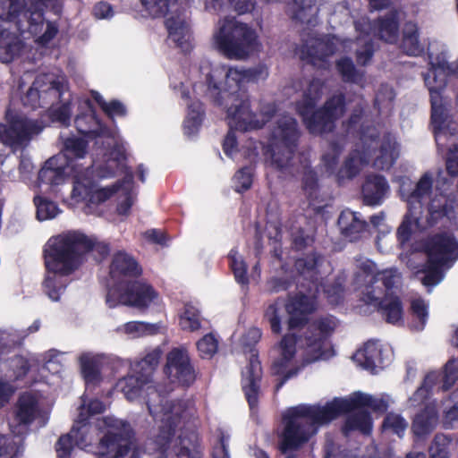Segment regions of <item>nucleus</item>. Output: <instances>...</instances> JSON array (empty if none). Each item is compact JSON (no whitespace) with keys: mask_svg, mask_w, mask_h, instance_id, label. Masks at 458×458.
Masks as SVG:
<instances>
[{"mask_svg":"<svg viewBox=\"0 0 458 458\" xmlns=\"http://www.w3.org/2000/svg\"><path fill=\"white\" fill-rule=\"evenodd\" d=\"M411 327L415 331H421L428 319V305L420 299H414L411 304Z\"/></svg>","mask_w":458,"mask_h":458,"instance_id":"nucleus-36","label":"nucleus"},{"mask_svg":"<svg viewBox=\"0 0 458 458\" xmlns=\"http://www.w3.org/2000/svg\"><path fill=\"white\" fill-rule=\"evenodd\" d=\"M165 372L173 384L188 386L195 379L194 370L184 349H174L168 353Z\"/></svg>","mask_w":458,"mask_h":458,"instance_id":"nucleus-20","label":"nucleus"},{"mask_svg":"<svg viewBox=\"0 0 458 458\" xmlns=\"http://www.w3.org/2000/svg\"><path fill=\"white\" fill-rule=\"evenodd\" d=\"M301 99L296 104V109L302 117L307 128L312 133L331 131L335 119L344 110L342 96H334L325 106L315 110L317 102L323 95V83L319 80L305 81L301 89Z\"/></svg>","mask_w":458,"mask_h":458,"instance_id":"nucleus-10","label":"nucleus"},{"mask_svg":"<svg viewBox=\"0 0 458 458\" xmlns=\"http://www.w3.org/2000/svg\"><path fill=\"white\" fill-rule=\"evenodd\" d=\"M7 121L10 127L0 124V141L4 145L14 146L21 143L32 134H37L43 129V125L32 120H27L25 117L14 114L8 110L6 113Z\"/></svg>","mask_w":458,"mask_h":458,"instance_id":"nucleus-19","label":"nucleus"},{"mask_svg":"<svg viewBox=\"0 0 458 458\" xmlns=\"http://www.w3.org/2000/svg\"><path fill=\"white\" fill-rule=\"evenodd\" d=\"M337 327V321L330 317L318 321L317 330L320 335L297 336L289 333L283 336L276 351L277 356L273 363V370L283 377L277 389L285 380L293 377L307 363L318 360H327L335 355L334 348L327 339Z\"/></svg>","mask_w":458,"mask_h":458,"instance_id":"nucleus-7","label":"nucleus"},{"mask_svg":"<svg viewBox=\"0 0 458 458\" xmlns=\"http://www.w3.org/2000/svg\"><path fill=\"white\" fill-rule=\"evenodd\" d=\"M299 137L300 131L294 118L283 115L276 119L271 131L266 162L284 176L293 174Z\"/></svg>","mask_w":458,"mask_h":458,"instance_id":"nucleus-12","label":"nucleus"},{"mask_svg":"<svg viewBox=\"0 0 458 458\" xmlns=\"http://www.w3.org/2000/svg\"><path fill=\"white\" fill-rule=\"evenodd\" d=\"M65 90V79L63 75L42 73L37 76L22 101L25 106L32 108L47 107L59 100H64Z\"/></svg>","mask_w":458,"mask_h":458,"instance_id":"nucleus-17","label":"nucleus"},{"mask_svg":"<svg viewBox=\"0 0 458 458\" xmlns=\"http://www.w3.org/2000/svg\"><path fill=\"white\" fill-rule=\"evenodd\" d=\"M450 439L445 435H437L429 447L430 458H449Z\"/></svg>","mask_w":458,"mask_h":458,"instance_id":"nucleus-47","label":"nucleus"},{"mask_svg":"<svg viewBox=\"0 0 458 458\" xmlns=\"http://www.w3.org/2000/svg\"><path fill=\"white\" fill-rule=\"evenodd\" d=\"M355 29L360 34L354 43L358 47L356 48L357 60L360 64H366L373 53L369 35L371 24L366 18H362L355 22ZM352 44L350 40H342L337 37L328 36L317 39L314 43L310 44L309 46V55L311 62L317 65L318 61H323L327 56L336 51H346Z\"/></svg>","mask_w":458,"mask_h":458,"instance_id":"nucleus-14","label":"nucleus"},{"mask_svg":"<svg viewBox=\"0 0 458 458\" xmlns=\"http://www.w3.org/2000/svg\"><path fill=\"white\" fill-rule=\"evenodd\" d=\"M316 174L312 170H307L305 171L304 177H303V184L304 189L306 191L312 190L316 185Z\"/></svg>","mask_w":458,"mask_h":458,"instance_id":"nucleus-63","label":"nucleus"},{"mask_svg":"<svg viewBox=\"0 0 458 458\" xmlns=\"http://www.w3.org/2000/svg\"><path fill=\"white\" fill-rule=\"evenodd\" d=\"M88 114L77 116V129L83 134L96 137L98 146L94 168L99 178L121 176L122 180L111 186H98L91 176L89 167L84 168L80 160L87 154L86 141L81 138H68L62 153L49 158L38 172V186L46 185V191L58 193L69 177L72 180L71 200L74 204H100L112 196L117 199L116 211L127 216L136 200L132 173L126 165L127 154L123 140L115 130L103 127L93 114L89 100L83 101Z\"/></svg>","mask_w":458,"mask_h":458,"instance_id":"nucleus-1","label":"nucleus"},{"mask_svg":"<svg viewBox=\"0 0 458 458\" xmlns=\"http://www.w3.org/2000/svg\"><path fill=\"white\" fill-rule=\"evenodd\" d=\"M203 109L199 101H194L188 106L187 116L183 123V131L187 136L195 135L203 121Z\"/></svg>","mask_w":458,"mask_h":458,"instance_id":"nucleus-35","label":"nucleus"},{"mask_svg":"<svg viewBox=\"0 0 458 458\" xmlns=\"http://www.w3.org/2000/svg\"><path fill=\"white\" fill-rule=\"evenodd\" d=\"M81 376L86 386H96L103 380L101 370L107 362V358L102 353L83 352L79 356Z\"/></svg>","mask_w":458,"mask_h":458,"instance_id":"nucleus-22","label":"nucleus"},{"mask_svg":"<svg viewBox=\"0 0 458 458\" xmlns=\"http://www.w3.org/2000/svg\"><path fill=\"white\" fill-rule=\"evenodd\" d=\"M428 263L420 277L422 284L434 286L443 279V267H449L458 258V242L450 233H439L430 238L425 245Z\"/></svg>","mask_w":458,"mask_h":458,"instance_id":"nucleus-15","label":"nucleus"},{"mask_svg":"<svg viewBox=\"0 0 458 458\" xmlns=\"http://www.w3.org/2000/svg\"><path fill=\"white\" fill-rule=\"evenodd\" d=\"M261 377V366L256 354L250 355L249 364L242 371V387L251 407L257 403L259 382Z\"/></svg>","mask_w":458,"mask_h":458,"instance_id":"nucleus-24","label":"nucleus"},{"mask_svg":"<svg viewBox=\"0 0 458 458\" xmlns=\"http://www.w3.org/2000/svg\"><path fill=\"white\" fill-rule=\"evenodd\" d=\"M323 291L327 295L329 301L333 304H336L341 297L342 288L340 285L334 286L332 289H325Z\"/></svg>","mask_w":458,"mask_h":458,"instance_id":"nucleus-62","label":"nucleus"},{"mask_svg":"<svg viewBox=\"0 0 458 458\" xmlns=\"http://www.w3.org/2000/svg\"><path fill=\"white\" fill-rule=\"evenodd\" d=\"M402 49L410 55H419L423 52L424 45L419 38V30L416 23L409 21L405 24Z\"/></svg>","mask_w":458,"mask_h":458,"instance_id":"nucleus-33","label":"nucleus"},{"mask_svg":"<svg viewBox=\"0 0 458 458\" xmlns=\"http://www.w3.org/2000/svg\"><path fill=\"white\" fill-rule=\"evenodd\" d=\"M11 366L14 370L16 377L18 378L24 376L27 373L29 368L30 367V364L29 363V360H27L26 359L17 357L12 360Z\"/></svg>","mask_w":458,"mask_h":458,"instance_id":"nucleus-58","label":"nucleus"},{"mask_svg":"<svg viewBox=\"0 0 458 458\" xmlns=\"http://www.w3.org/2000/svg\"><path fill=\"white\" fill-rule=\"evenodd\" d=\"M221 5H230L237 13H245L252 10L253 4L251 0H222Z\"/></svg>","mask_w":458,"mask_h":458,"instance_id":"nucleus-57","label":"nucleus"},{"mask_svg":"<svg viewBox=\"0 0 458 458\" xmlns=\"http://www.w3.org/2000/svg\"><path fill=\"white\" fill-rule=\"evenodd\" d=\"M89 247L87 238L76 232L62 233L48 240L45 248L47 274L43 286L49 299L54 301L60 300L67 284L65 277L79 269Z\"/></svg>","mask_w":458,"mask_h":458,"instance_id":"nucleus-8","label":"nucleus"},{"mask_svg":"<svg viewBox=\"0 0 458 458\" xmlns=\"http://www.w3.org/2000/svg\"><path fill=\"white\" fill-rule=\"evenodd\" d=\"M157 301L158 295L154 289L140 281L133 282L125 290L113 288L106 296V303L110 308L123 304L138 309H146L151 304L157 303Z\"/></svg>","mask_w":458,"mask_h":458,"instance_id":"nucleus-18","label":"nucleus"},{"mask_svg":"<svg viewBox=\"0 0 458 458\" xmlns=\"http://www.w3.org/2000/svg\"><path fill=\"white\" fill-rule=\"evenodd\" d=\"M141 272L140 267L132 257L125 252L119 251L114 258L110 267V275L113 278L120 276H136Z\"/></svg>","mask_w":458,"mask_h":458,"instance_id":"nucleus-31","label":"nucleus"},{"mask_svg":"<svg viewBox=\"0 0 458 458\" xmlns=\"http://www.w3.org/2000/svg\"><path fill=\"white\" fill-rule=\"evenodd\" d=\"M197 348L202 358L210 359L217 352L218 341L213 334H208L198 341Z\"/></svg>","mask_w":458,"mask_h":458,"instance_id":"nucleus-44","label":"nucleus"},{"mask_svg":"<svg viewBox=\"0 0 458 458\" xmlns=\"http://www.w3.org/2000/svg\"><path fill=\"white\" fill-rule=\"evenodd\" d=\"M98 440L94 452L99 458L140 457L130 425L113 417L98 419L94 423L76 419L71 432L59 438L56 452L60 458H66L73 444L87 449Z\"/></svg>","mask_w":458,"mask_h":458,"instance_id":"nucleus-5","label":"nucleus"},{"mask_svg":"<svg viewBox=\"0 0 458 458\" xmlns=\"http://www.w3.org/2000/svg\"><path fill=\"white\" fill-rule=\"evenodd\" d=\"M213 46L225 56L243 59L259 47L256 31L234 18H225L218 22L213 34Z\"/></svg>","mask_w":458,"mask_h":458,"instance_id":"nucleus-13","label":"nucleus"},{"mask_svg":"<svg viewBox=\"0 0 458 458\" xmlns=\"http://www.w3.org/2000/svg\"><path fill=\"white\" fill-rule=\"evenodd\" d=\"M142 4L153 17L164 16L178 10L175 0H142Z\"/></svg>","mask_w":458,"mask_h":458,"instance_id":"nucleus-37","label":"nucleus"},{"mask_svg":"<svg viewBox=\"0 0 458 458\" xmlns=\"http://www.w3.org/2000/svg\"><path fill=\"white\" fill-rule=\"evenodd\" d=\"M13 392V389L9 385L0 381V407L7 402Z\"/></svg>","mask_w":458,"mask_h":458,"instance_id":"nucleus-64","label":"nucleus"},{"mask_svg":"<svg viewBox=\"0 0 458 458\" xmlns=\"http://www.w3.org/2000/svg\"><path fill=\"white\" fill-rule=\"evenodd\" d=\"M450 402L451 405L445 408L444 415V424L447 428L458 422V388L452 394Z\"/></svg>","mask_w":458,"mask_h":458,"instance_id":"nucleus-50","label":"nucleus"},{"mask_svg":"<svg viewBox=\"0 0 458 458\" xmlns=\"http://www.w3.org/2000/svg\"><path fill=\"white\" fill-rule=\"evenodd\" d=\"M92 98L96 100V102L101 106L103 111L109 116H120L125 114V108L122 103L113 100L110 102H106L102 96L96 92L92 91Z\"/></svg>","mask_w":458,"mask_h":458,"instance_id":"nucleus-45","label":"nucleus"},{"mask_svg":"<svg viewBox=\"0 0 458 458\" xmlns=\"http://www.w3.org/2000/svg\"><path fill=\"white\" fill-rule=\"evenodd\" d=\"M105 409L106 405L98 399H92L89 402L83 400L78 409L77 419L81 420V421H88L91 416L103 412Z\"/></svg>","mask_w":458,"mask_h":458,"instance_id":"nucleus-42","label":"nucleus"},{"mask_svg":"<svg viewBox=\"0 0 458 458\" xmlns=\"http://www.w3.org/2000/svg\"><path fill=\"white\" fill-rule=\"evenodd\" d=\"M164 330L165 326L160 322L150 324L142 321H130L118 326L114 329L117 335L131 339L156 335Z\"/></svg>","mask_w":458,"mask_h":458,"instance_id":"nucleus-26","label":"nucleus"},{"mask_svg":"<svg viewBox=\"0 0 458 458\" xmlns=\"http://www.w3.org/2000/svg\"><path fill=\"white\" fill-rule=\"evenodd\" d=\"M231 268L234 277L239 284H247L249 280L247 276V265L242 254L236 249L231 250L228 254Z\"/></svg>","mask_w":458,"mask_h":458,"instance_id":"nucleus-38","label":"nucleus"},{"mask_svg":"<svg viewBox=\"0 0 458 458\" xmlns=\"http://www.w3.org/2000/svg\"><path fill=\"white\" fill-rule=\"evenodd\" d=\"M373 154V166L378 169L390 168L399 157L400 149L395 137L386 134L380 140L374 139V133L364 135L362 138V149L354 151L345 161L344 166L338 171L337 179L344 180L355 176L369 163Z\"/></svg>","mask_w":458,"mask_h":458,"instance_id":"nucleus-11","label":"nucleus"},{"mask_svg":"<svg viewBox=\"0 0 458 458\" xmlns=\"http://www.w3.org/2000/svg\"><path fill=\"white\" fill-rule=\"evenodd\" d=\"M252 184V171L250 167L240 169L233 176V187L241 192L250 188Z\"/></svg>","mask_w":458,"mask_h":458,"instance_id":"nucleus-48","label":"nucleus"},{"mask_svg":"<svg viewBox=\"0 0 458 458\" xmlns=\"http://www.w3.org/2000/svg\"><path fill=\"white\" fill-rule=\"evenodd\" d=\"M339 153L340 148L336 146H332L324 154L320 165L321 173L324 175L330 176L335 174Z\"/></svg>","mask_w":458,"mask_h":458,"instance_id":"nucleus-46","label":"nucleus"},{"mask_svg":"<svg viewBox=\"0 0 458 458\" xmlns=\"http://www.w3.org/2000/svg\"><path fill=\"white\" fill-rule=\"evenodd\" d=\"M228 438V436L221 434V436L219 437L218 443L213 447V458H229V454L227 450Z\"/></svg>","mask_w":458,"mask_h":458,"instance_id":"nucleus-56","label":"nucleus"},{"mask_svg":"<svg viewBox=\"0 0 458 458\" xmlns=\"http://www.w3.org/2000/svg\"><path fill=\"white\" fill-rule=\"evenodd\" d=\"M336 67L344 81L357 83L361 81L362 74L356 71L351 59H340L336 64Z\"/></svg>","mask_w":458,"mask_h":458,"instance_id":"nucleus-43","label":"nucleus"},{"mask_svg":"<svg viewBox=\"0 0 458 458\" xmlns=\"http://www.w3.org/2000/svg\"><path fill=\"white\" fill-rule=\"evenodd\" d=\"M408 428V422L399 414L390 413L383 423L385 433H394L402 437Z\"/></svg>","mask_w":458,"mask_h":458,"instance_id":"nucleus-40","label":"nucleus"},{"mask_svg":"<svg viewBox=\"0 0 458 458\" xmlns=\"http://www.w3.org/2000/svg\"><path fill=\"white\" fill-rule=\"evenodd\" d=\"M160 357L161 352L159 350H153L148 353L139 364V367L141 370L140 373L143 375L148 374L149 378H151V373L153 369L157 366Z\"/></svg>","mask_w":458,"mask_h":458,"instance_id":"nucleus-51","label":"nucleus"},{"mask_svg":"<svg viewBox=\"0 0 458 458\" xmlns=\"http://www.w3.org/2000/svg\"><path fill=\"white\" fill-rule=\"evenodd\" d=\"M437 422L438 415L436 405L430 403L415 415L411 429L417 437H423L435 429Z\"/></svg>","mask_w":458,"mask_h":458,"instance_id":"nucleus-27","label":"nucleus"},{"mask_svg":"<svg viewBox=\"0 0 458 458\" xmlns=\"http://www.w3.org/2000/svg\"><path fill=\"white\" fill-rule=\"evenodd\" d=\"M381 350L377 343L369 341L352 356L354 362L364 369L375 372L381 362Z\"/></svg>","mask_w":458,"mask_h":458,"instance_id":"nucleus-28","label":"nucleus"},{"mask_svg":"<svg viewBox=\"0 0 458 458\" xmlns=\"http://www.w3.org/2000/svg\"><path fill=\"white\" fill-rule=\"evenodd\" d=\"M116 388L129 402H140L144 399L149 414L156 421L157 428L146 443L148 453L163 455L173 448L178 458L201 457L196 433L180 435L178 443L174 438L178 428H181L182 420L189 413L187 403L175 404L174 401L168 400L153 384L149 375L140 372L121 378L116 383Z\"/></svg>","mask_w":458,"mask_h":458,"instance_id":"nucleus-2","label":"nucleus"},{"mask_svg":"<svg viewBox=\"0 0 458 458\" xmlns=\"http://www.w3.org/2000/svg\"><path fill=\"white\" fill-rule=\"evenodd\" d=\"M169 38L183 51L191 48V31L185 15L174 10L165 19Z\"/></svg>","mask_w":458,"mask_h":458,"instance_id":"nucleus-23","label":"nucleus"},{"mask_svg":"<svg viewBox=\"0 0 458 458\" xmlns=\"http://www.w3.org/2000/svg\"><path fill=\"white\" fill-rule=\"evenodd\" d=\"M206 77L207 88L202 84H194V92L198 95L207 93L217 105L226 112L230 128L248 131L262 128L275 113V106L270 103L259 105L252 102L250 96L242 89L254 81L265 79L267 71L265 67L244 69L208 64L201 66Z\"/></svg>","mask_w":458,"mask_h":458,"instance_id":"nucleus-3","label":"nucleus"},{"mask_svg":"<svg viewBox=\"0 0 458 458\" xmlns=\"http://www.w3.org/2000/svg\"><path fill=\"white\" fill-rule=\"evenodd\" d=\"M53 119L60 122L64 125H67L70 121V107L64 104L59 110L53 112Z\"/></svg>","mask_w":458,"mask_h":458,"instance_id":"nucleus-60","label":"nucleus"},{"mask_svg":"<svg viewBox=\"0 0 458 458\" xmlns=\"http://www.w3.org/2000/svg\"><path fill=\"white\" fill-rule=\"evenodd\" d=\"M260 337L261 332L259 328H250L243 337L242 342L246 345H252L253 344H256Z\"/></svg>","mask_w":458,"mask_h":458,"instance_id":"nucleus-61","label":"nucleus"},{"mask_svg":"<svg viewBox=\"0 0 458 458\" xmlns=\"http://www.w3.org/2000/svg\"><path fill=\"white\" fill-rule=\"evenodd\" d=\"M178 324L181 329L194 332L200 328L201 318L199 309L191 304H185L178 313Z\"/></svg>","mask_w":458,"mask_h":458,"instance_id":"nucleus-34","label":"nucleus"},{"mask_svg":"<svg viewBox=\"0 0 458 458\" xmlns=\"http://www.w3.org/2000/svg\"><path fill=\"white\" fill-rule=\"evenodd\" d=\"M295 5V18L302 22L310 23L318 10L314 6V0H293Z\"/></svg>","mask_w":458,"mask_h":458,"instance_id":"nucleus-41","label":"nucleus"},{"mask_svg":"<svg viewBox=\"0 0 458 458\" xmlns=\"http://www.w3.org/2000/svg\"><path fill=\"white\" fill-rule=\"evenodd\" d=\"M437 380L438 374L437 372H431L428 374L424 379L422 386L416 391L410 401L413 403V404H415V403L422 402L424 399H426L428 389L432 387Z\"/></svg>","mask_w":458,"mask_h":458,"instance_id":"nucleus-49","label":"nucleus"},{"mask_svg":"<svg viewBox=\"0 0 458 458\" xmlns=\"http://www.w3.org/2000/svg\"><path fill=\"white\" fill-rule=\"evenodd\" d=\"M93 12L98 19H108L114 14L112 7L107 3H98L95 5Z\"/></svg>","mask_w":458,"mask_h":458,"instance_id":"nucleus-59","label":"nucleus"},{"mask_svg":"<svg viewBox=\"0 0 458 458\" xmlns=\"http://www.w3.org/2000/svg\"><path fill=\"white\" fill-rule=\"evenodd\" d=\"M399 281L400 275L394 269L379 272L371 260L359 261L355 284L361 291L363 301L379 307L386 321L394 325L403 322V312L399 299L387 292Z\"/></svg>","mask_w":458,"mask_h":458,"instance_id":"nucleus-9","label":"nucleus"},{"mask_svg":"<svg viewBox=\"0 0 458 458\" xmlns=\"http://www.w3.org/2000/svg\"><path fill=\"white\" fill-rule=\"evenodd\" d=\"M338 225L342 233L350 241H355L359 237V233L364 229L365 224L362 222L356 213L345 210L343 211L338 218Z\"/></svg>","mask_w":458,"mask_h":458,"instance_id":"nucleus-32","label":"nucleus"},{"mask_svg":"<svg viewBox=\"0 0 458 458\" xmlns=\"http://www.w3.org/2000/svg\"><path fill=\"white\" fill-rule=\"evenodd\" d=\"M458 378V359L449 360L445 367L443 388L447 389L454 384Z\"/></svg>","mask_w":458,"mask_h":458,"instance_id":"nucleus-52","label":"nucleus"},{"mask_svg":"<svg viewBox=\"0 0 458 458\" xmlns=\"http://www.w3.org/2000/svg\"><path fill=\"white\" fill-rule=\"evenodd\" d=\"M316 303L313 298L298 294L289 297L286 301L278 299L269 304L265 310V319L269 323L271 331L279 335L282 332V322L287 315L290 330L301 327L306 322V316L313 311Z\"/></svg>","mask_w":458,"mask_h":458,"instance_id":"nucleus-16","label":"nucleus"},{"mask_svg":"<svg viewBox=\"0 0 458 458\" xmlns=\"http://www.w3.org/2000/svg\"><path fill=\"white\" fill-rule=\"evenodd\" d=\"M15 444L0 435V458H18Z\"/></svg>","mask_w":458,"mask_h":458,"instance_id":"nucleus-55","label":"nucleus"},{"mask_svg":"<svg viewBox=\"0 0 458 458\" xmlns=\"http://www.w3.org/2000/svg\"><path fill=\"white\" fill-rule=\"evenodd\" d=\"M260 143L249 140L241 149L238 148V140L234 131H230L225 138L223 148L225 154L233 158L238 159L240 157L247 158L250 161L254 160L260 148Z\"/></svg>","mask_w":458,"mask_h":458,"instance_id":"nucleus-25","label":"nucleus"},{"mask_svg":"<svg viewBox=\"0 0 458 458\" xmlns=\"http://www.w3.org/2000/svg\"><path fill=\"white\" fill-rule=\"evenodd\" d=\"M439 174L426 172L417 182L415 188L409 178L400 180V192L408 203V213L398 228L397 237L401 243L409 240L410 236L438 221L450 216L454 206L443 195Z\"/></svg>","mask_w":458,"mask_h":458,"instance_id":"nucleus-6","label":"nucleus"},{"mask_svg":"<svg viewBox=\"0 0 458 458\" xmlns=\"http://www.w3.org/2000/svg\"><path fill=\"white\" fill-rule=\"evenodd\" d=\"M373 33L387 43H394L399 35L398 13L394 11L380 18L373 28Z\"/></svg>","mask_w":458,"mask_h":458,"instance_id":"nucleus-30","label":"nucleus"},{"mask_svg":"<svg viewBox=\"0 0 458 458\" xmlns=\"http://www.w3.org/2000/svg\"><path fill=\"white\" fill-rule=\"evenodd\" d=\"M34 203L37 208V217L40 221L53 219L61 212L55 202L40 196L34 198Z\"/></svg>","mask_w":458,"mask_h":458,"instance_id":"nucleus-39","label":"nucleus"},{"mask_svg":"<svg viewBox=\"0 0 458 458\" xmlns=\"http://www.w3.org/2000/svg\"><path fill=\"white\" fill-rule=\"evenodd\" d=\"M365 407L383 411L386 409V403L382 399L357 392L345 398H335L324 406L300 404L291 407L283 413L280 448L283 452L298 449L317 434L319 427L353 409L358 411L348 417L344 433L349 435L357 430L369 434L372 428V420L361 410Z\"/></svg>","mask_w":458,"mask_h":458,"instance_id":"nucleus-4","label":"nucleus"},{"mask_svg":"<svg viewBox=\"0 0 458 458\" xmlns=\"http://www.w3.org/2000/svg\"><path fill=\"white\" fill-rule=\"evenodd\" d=\"M38 411V400L31 394H22L17 403L14 417L10 423L11 430L14 435H22L27 426L32 422Z\"/></svg>","mask_w":458,"mask_h":458,"instance_id":"nucleus-21","label":"nucleus"},{"mask_svg":"<svg viewBox=\"0 0 458 458\" xmlns=\"http://www.w3.org/2000/svg\"><path fill=\"white\" fill-rule=\"evenodd\" d=\"M389 186L380 175L369 176L363 184L362 193L368 205H378L386 198Z\"/></svg>","mask_w":458,"mask_h":458,"instance_id":"nucleus-29","label":"nucleus"},{"mask_svg":"<svg viewBox=\"0 0 458 458\" xmlns=\"http://www.w3.org/2000/svg\"><path fill=\"white\" fill-rule=\"evenodd\" d=\"M32 170L33 165L30 160L22 159L19 166V175H16L13 172H9L6 176L11 181H27Z\"/></svg>","mask_w":458,"mask_h":458,"instance_id":"nucleus-54","label":"nucleus"},{"mask_svg":"<svg viewBox=\"0 0 458 458\" xmlns=\"http://www.w3.org/2000/svg\"><path fill=\"white\" fill-rule=\"evenodd\" d=\"M62 354L56 351H49L44 355V368L49 372L58 373L62 368Z\"/></svg>","mask_w":458,"mask_h":458,"instance_id":"nucleus-53","label":"nucleus"}]
</instances>
